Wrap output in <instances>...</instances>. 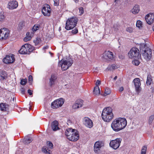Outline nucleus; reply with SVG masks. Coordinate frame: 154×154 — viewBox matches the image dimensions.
Segmentation results:
<instances>
[{"label": "nucleus", "instance_id": "nucleus-1", "mask_svg": "<svg viewBox=\"0 0 154 154\" xmlns=\"http://www.w3.org/2000/svg\"><path fill=\"white\" fill-rule=\"evenodd\" d=\"M127 124V121L125 118H119L114 120L111 127L114 131L117 132L124 128Z\"/></svg>", "mask_w": 154, "mask_h": 154}, {"label": "nucleus", "instance_id": "nucleus-2", "mask_svg": "<svg viewBox=\"0 0 154 154\" xmlns=\"http://www.w3.org/2000/svg\"><path fill=\"white\" fill-rule=\"evenodd\" d=\"M102 119L105 122H109L113 118L112 109L110 107L104 108L102 113Z\"/></svg>", "mask_w": 154, "mask_h": 154}, {"label": "nucleus", "instance_id": "nucleus-3", "mask_svg": "<svg viewBox=\"0 0 154 154\" xmlns=\"http://www.w3.org/2000/svg\"><path fill=\"white\" fill-rule=\"evenodd\" d=\"M140 51L144 58L147 61L149 60L152 57L151 49L147 47L146 45L141 46Z\"/></svg>", "mask_w": 154, "mask_h": 154}, {"label": "nucleus", "instance_id": "nucleus-4", "mask_svg": "<svg viewBox=\"0 0 154 154\" xmlns=\"http://www.w3.org/2000/svg\"><path fill=\"white\" fill-rule=\"evenodd\" d=\"M128 55L130 58L137 59L141 57L139 49L136 48H132L128 53Z\"/></svg>", "mask_w": 154, "mask_h": 154}, {"label": "nucleus", "instance_id": "nucleus-5", "mask_svg": "<svg viewBox=\"0 0 154 154\" xmlns=\"http://www.w3.org/2000/svg\"><path fill=\"white\" fill-rule=\"evenodd\" d=\"M34 48L30 44H26L23 45L19 51V53L21 54H29L33 51Z\"/></svg>", "mask_w": 154, "mask_h": 154}, {"label": "nucleus", "instance_id": "nucleus-6", "mask_svg": "<svg viewBox=\"0 0 154 154\" xmlns=\"http://www.w3.org/2000/svg\"><path fill=\"white\" fill-rule=\"evenodd\" d=\"M77 22V19L75 18L69 19L66 22L65 29L67 30L73 29L76 26Z\"/></svg>", "mask_w": 154, "mask_h": 154}, {"label": "nucleus", "instance_id": "nucleus-7", "mask_svg": "<svg viewBox=\"0 0 154 154\" xmlns=\"http://www.w3.org/2000/svg\"><path fill=\"white\" fill-rule=\"evenodd\" d=\"M72 63L73 62L72 60H62L59 62V65L61 66L63 70L64 71L68 69Z\"/></svg>", "mask_w": 154, "mask_h": 154}, {"label": "nucleus", "instance_id": "nucleus-8", "mask_svg": "<svg viewBox=\"0 0 154 154\" xmlns=\"http://www.w3.org/2000/svg\"><path fill=\"white\" fill-rule=\"evenodd\" d=\"M102 58L104 60H112L114 58L113 53L109 51H105L103 54Z\"/></svg>", "mask_w": 154, "mask_h": 154}, {"label": "nucleus", "instance_id": "nucleus-9", "mask_svg": "<svg viewBox=\"0 0 154 154\" xmlns=\"http://www.w3.org/2000/svg\"><path fill=\"white\" fill-rule=\"evenodd\" d=\"M64 102V100L62 98L54 100L51 104V107L53 109H56L61 106Z\"/></svg>", "mask_w": 154, "mask_h": 154}, {"label": "nucleus", "instance_id": "nucleus-10", "mask_svg": "<svg viewBox=\"0 0 154 154\" xmlns=\"http://www.w3.org/2000/svg\"><path fill=\"white\" fill-rule=\"evenodd\" d=\"M9 35V31L6 28H3L0 30V39H5Z\"/></svg>", "mask_w": 154, "mask_h": 154}, {"label": "nucleus", "instance_id": "nucleus-11", "mask_svg": "<svg viewBox=\"0 0 154 154\" xmlns=\"http://www.w3.org/2000/svg\"><path fill=\"white\" fill-rule=\"evenodd\" d=\"M121 140V139L120 138H117L114 140L111 141L109 145L113 149H116L119 147Z\"/></svg>", "mask_w": 154, "mask_h": 154}, {"label": "nucleus", "instance_id": "nucleus-12", "mask_svg": "<svg viewBox=\"0 0 154 154\" xmlns=\"http://www.w3.org/2000/svg\"><path fill=\"white\" fill-rule=\"evenodd\" d=\"M133 82L134 83L135 91L137 94H138L141 89V88L140 87L141 83L140 79L138 78H135L133 80Z\"/></svg>", "mask_w": 154, "mask_h": 154}, {"label": "nucleus", "instance_id": "nucleus-13", "mask_svg": "<svg viewBox=\"0 0 154 154\" xmlns=\"http://www.w3.org/2000/svg\"><path fill=\"white\" fill-rule=\"evenodd\" d=\"M51 8L50 6L47 4L44 5L42 9V12L43 15L45 16H49L50 15L51 12Z\"/></svg>", "mask_w": 154, "mask_h": 154}, {"label": "nucleus", "instance_id": "nucleus-14", "mask_svg": "<svg viewBox=\"0 0 154 154\" xmlns=\"http://www.w3.org/2000/svg\"><path fill=\"white\" fill-rule=\"evenodd\" d=\"M145 19L147 23L151 25L154 22V14L149 13L146 15Z\"/></svg>", "mask_w": 154, "mask_h": 154}, {"label": "nucleus", "instance_id": "nucleus-15", "mask_svg": "<svg viewBox=\"0 0 154 154\" xmlns=\"http://www.w3.org/2000/svg\"><path fill=\"white\" fill-rule=\"evenodd\" d=\"M79 138L78 132L77 130H75L74 133L70 137H68V140L72 141H76Z\"/></svg>", "mask_w": 154, "mask_h": 154}, {"label": "nucleus", "instance_id": "nucleus-16", "mask_svg": "<svg viewBox=\"0 0 154 154\" xmlns=\"http://www.w3.org/2000/svg\"><path fill=\"white\" fill-rule=\"evenodd\" d=\"M15 59L13 56L7 55L3 59L4 62L6 64L12 63L14 61Z\"/></svg>", "mask_w": 154, "mask_h": 154}, {"label": "nucleus", "instance_id": "nucleus-17", "mask_svg": "<svg viewBox=\"0 0 154 154\" xmlns=\"http://www.w3.org/2000/svg\"><path fill=\"white\" fill-rule=\"evenodd\" d=\"M104 145L103 143L101 142L97 141L94 144V149L96 153H97L101 148Z\"/></svg>", "mask_w": 154, "mask_h": 154}, {"label": "nucleus", "instance_id": "nucleus-18", "mask_svg": "<svg viewBox=\"0 0 154 154\" xmlns=\"http://www.w3.org/2000/svg\"><path fill=\"white\" fill-rule=\"evenodd\" d=\"M84 124L87 127L91 128L93 126V123L91 119L88 117L84 119Z\"/></svg>", "mask_w": 154, "mask_h": 154}, {"label": "nucleus", "instance_id": "nucleus-19", "mask_svg": "<svg viewBox=\"0 0 154 154\" xmlns=\"http://www.w3.org/2000/svg\"><path fill=\"white\" fill-rule=\"evenodd\" d=\"M18 6V2L16 1H11L8 4V8L10 9H13L16 8Z\"/></svg>", "mask_w": 154, "mask_h": 154}, {"label": "nucleus", "instance_id": "nucleus-20", "mask_svg": "<svg viewBox=\"0 0 154 154\" xmlns=\"http://www.w3.org/2000/svg\"><path fill=\"white\" fill-rule=\"evenodd\" d=\"M83 104V100H77L75 103L73 105L72 108L76 109L81 107Z\"/></svg>", "mask_w": 154, "mask_h": 154}, {"label": "nucleus", "instance_id": "nucleus-21", "mask_svg": "<svg viewBox=\"0 0 154 154\" xmlns=\"http://www.w3.org/2000/svg\"><path fill=\"white\" fill-rule=\"evenodd\" d=\"M57 75L56 73L52 74L50 79L49 84L50 86H52L55 84V82L57 79Z\"/></svg>", "mask_w": 154, "mask_h": 154}, {"label": "nucleus", "instance_id": "nucleus-22", "mask_svg": "<svg viewBox=\"0 0 154 154\" xmlns=\"http://www.w3.org/2000/svg\"><path fill=\"white\" fill-rule=\"evenodd\" d=\"M75 130H76L72 129V128L67 129L65 131V134L68 139V137H70L71 135L74 133Z\"/></svg>", "mask_w": 154, "mask_h": 154}, {"label": "nucleus", "instance_id": "nucleus-23", "mask_svg": "<svg viewBox=\"0 0 154 154\" xmlns=\"http://www.w3.org/2000/svg\"><path fill=\"white\" fill-rule=\"evenodd\" d=\"M51 127L53 130L54 131L59 129L58 122L56 120L53 122L51 123Z\"/></svg>", "mask_w": 154, "mask_h": 154}, {"label": "nucleus", "instance_id": "nucleus-24", "mask_svg": "<svg viewBox=\"0 0 154 154\" xmlns=\"http://www.w3.org/2000/svg\"><path fill=\"white\" fill-rule=\"evenodd\" d=\"M32 140V137L26 136L23 139V142L24 144H28L31 143Z\"/></svg>", "mask_w": 154, "mask_h": 154}, {"label": "nucleus", "instance_id": "nucleus-25", "mask_svg": "<svg viewBox=\"0 0 154 154\" xmlns=\"http://www.w3.org/2000/svg\"><path fill=\"white\" fill-rule=\"evenodd\" d=\"M9 106L6 103H1L0 104V109L2 111H5L8 109Z\"/></svg>", "mask_w": 154, "mask_h": 154}, {"label": "nucleus", "instance_id": "nucleus-26", "mask_svg": "<svg viewBox=\"0 0 154 154\" xmlns=\"http://www.w3.org/2000/svg\"><path fill=\"white\" fill-rule=\"evenodd\" d=\"M94 94L95 95H99L100 94L99 87L97 85H96L93 91Z\"/></svg>", "mask_w": 154, "mask_h": 154}, {"label": "nucleus", "instance_id": "nucleus-27", "mask_svg": "<svg viewBox=\"0 0 154 154\" xmlns=\"http://www.w3.org/2000/svg\"><path fill=\"white\" fill-rule=\"evenodd\" d=\"M132 12L134 14H136L139 11V9L138 6L137 5H135L132 10Z\"/></svg>", "mask_w": 154, "mask_h": 154}, {"label": "nucleus", "instance_id": "nucleus-28", "mask_svg": "<svg viewBox=\"0 0 154 154\" xmlns=\"http://www.w3.org/2000/svg\"><path fill=\"white\" fill-rule=\"evenodd\" d=\"M118 68V67L115 64H113L110 66H109L106 69V70L108 71L116 69Z\"/></svg>", "mask_w": 154, "mask_h": 154}, {"label": "nucleus", "instance_id": "nucleus-29", "mask_svg": "<svg viewBox=\"0 0 154 154\" xmlns=\"http://www.w3.org/2000/svg\"><path fill=\"white\" fill-rule=\"evenodd\" d=\"M152 81V80L151 77V76L150 75H148L147 77V79L146 82V85H150L151 84Z\"/></svg>", "mask_w": 154, "mask_h": 154}, {"label": "nucleus", "instance_id": "nucleus-30", "mask_svg": "<svg viewBox=\"0 0 154 154\" xmlns=\"http://www.w3.org/2000/svg\"><path fill=\"white\" fill-rule=\"evenodd\" d=\"M7 73L5 72H2L0 74V77L2 80L5 79L7 78Z\"/></svg>", "mask_w": 154, "mask_h": 154}, {"label": "nucleus", "instance_id": "nucleus-31", "mask_svg": "<svg viewBox=\"0 0 154 154\" xmlns=\"http://www.w3.org/2000/svg\"><path fill=\"white\" fill-rule=\"evenodd\" d=\"M40 26L38 24H35L33 27L32 30L33 31H36L40 28Z\"/></svg>", "mask_w": 154, "mask_h": 154}, {"label": "nucleus", "instance_id": "nucleus-32", "mask_svg": "<svg viewBox=\"0 0 154 154\" xmlns=\"http://www.w3.org/2000/svg\"><path fill=\"white\" fill-rule=\"evenodd\" d=\"M147 149V146H143L141 149V154H146Z\"/></svg>", "mask_w": 154, "mask_h": 154}, {"label": "nucleus", "instance_id": "nucleus-33", "mask_svg": "<svg viewBox=\"0 0 154 154\" xmlns=\"http://www.w3.org/2000/svg\"><path fill=\"white\" fill-rule=\"evenodd\" d=\"M111 93V91L108 88H106L105 90V94L104 96H105Z\"/></svg>", "mask_w": 154, "mask_h": 154}, {"label": "nucleus", "instance_id": "nucleus-34", "mask_svg": "<svg viewBox=\"0 0 154 154\" xmlns=\"http://www.w3.org/2000/svg\"><path fill=\"white\" fill-rule=\"evenodd\" d=\"M31 38V36H26L24 38V41L26 42L30 40Z\"/></svg>", "mask_w": 154, "mask_h": 154}, {"label": "nucleus", "instance_id": "nucleus-35", "mask_svg": "<svg viewBox=\"0 0 154 154\" xmlns=\"http://www.w3.org/2000/svg\"><path fill=\"white\" fill-rule=\"evenodd\" d=\"M142 25V22L140 20H137V22L136 23V26L137 27L140 28V27H141Z\"/></svg>", "mask_w": 154, "mask_h": 154}, {"label": "nucleus", "instance_id": "nucleus-36", "mask_svg": "<svg viewBox=\"0 0 154 154\" xmlns=\"http://www.w3.org/2000/svg\"><path fill=\"white\" fill-rule=\"evenodd\" d=\"M137 59H134V60L132 61V63L134 64L136 66H138L139 64V61L136 60Z\"/></svg>", "mask_w": 154, "mask_h": 154}, {"label": "nucleus", "instance_id": "nucleus-37", "mask_svg": "<svg viewBox=\"0 0 154 154\" xmlns=\"http://www.w3.org/2000/svg\"><path fill=\"white\" fill-rule=\"evenodd\" d=\"M5 17L2 12L0 13V21H3L5 19Z\"/></svg>", "mask_w": 154, "mask_h": 154}, {"label": "nucleus", "instance_id": "nucleus-38", "mask_svg": "<svg viewBox=\"0 0 154 154\" xmlns=\"http://www.w3.org/2000/svg\"><path fill=\"white\" fill-rule=\"evenodd\" d=\"M154 119V116L153 115H152L149 117V122L150 124L152 123Z\"/></svg>", "mask_w": 154, "mask_h": 154}, {"label": "nucleus", "instance_id": "nucleus-39", "mask_svg": "<svg viewBox=\"0 0 154 154\" xmlns=\"http://www.w3.org/2000/svg\"><path fill=\"white\" fill-rule=\"evenodd\" d=\"M126 30L127 32L129 33H131L133 32V29L132 28L130 27L127 28Z\"/></svg>", "mask_w": 154, "mask_h": 154}, {"label": "nucleus", "instance_id": "nucleus-40", "mask_svg": "<svg viewBox=\"0 0 154 154\" xmlns=\"http://www.w3.org/2000/svg\"><path fill=\"white\" fill-rule=\"evenodd\" d=\"M27 82V80L25 79H23L21 80L20 84L22 85H26Z\"/></svg>", "mask_w": 154, "mask_h": 154}, {"label": "nucleus", "instance_id": "nucleus-41", "mask_svg": "<svg viewBox=\"0 0 154 154\" xmlns=\"http://www.w3.org/2000/svg\"><path fill=\"white\" fill-rule=\"evenodd\" d=\"M42 150V151L45 153H47L48 152V149L46 147H43Z\"/></svg>", "mask_w": 154, "mask_h": 154}, {"label": "nucleus", "instance_id": "nucleus-42", "mask_svg": "<svg viewBox=\"0 0 154 154\" xmlns=\"http://www.w3.org/2000/svg\"><path fill=\"white\" fill-rule=\"evenodd\" d=\"M32 75H30L29 76L28 81L30 84H32Z\"/></svg>", "mask_w": 154, "mask_h": 154}, {"label": "nucleus", "instance_id": "nucleus-43", "mask_svg": "<svg viewBox=\"0 0 154 154\" xmlns=\"http://www.w3.org/2000/svg\"><path fill=\"white\" fill-rule=\"evenodd\" d=\"M54 6H58L59 3V0H54Z\"/></svg>", "mask_w": 154, "mask_h": 154}, {"label": "nucleus", "instance_id": "nucleus-44", "mask_svg": "<svg viewBox=\"0 0 154 154\" xmlns=\"http://www.w3.org/2000/svg\"><path fill=\"white\" fill-rule=\"evenodd\" d=\"M47 144L49 146L50 148H51L53 146V144L50 142H48Z\"/></svg>", "mask_w": 154, "mask_h": 154}, {"label": "nucleus", "instance_id": "nucleus-45", "mask_svg": "<svg viewBox=\"0 0 154 154\" xmlns=\"http://www.w3.org/2000/svg\"><path fill=\"white\" fill-rule=\"evenodd\" d=\"M72 32L73 33L76 34L78 32V30L77 28H75L74 29L72 30Z\"/></svg>", "mask_w": 154, "mask_h": 154}, {"label": "nucleus", "instance_id": "nucleus-46", "mask_svg": "<svg viewBox=\"0 0 154 154\" xmlns=\"http://www.w3.org/2000/svg\"><path fill=\"white\" fill-rule=\"evenodd\" d=\"M79 12L81 14H82L83 13L84 10L83 8L82 7H80L79 8Z\"/></svg>", "mask_w": 154, "mask_h": 154}, {"label": "nucleus", "instance_id": "nucleus-47", "mask_svg": "<svg viewBox=\"0 0 154 154\" xmlns=\"http://www.w3.org/2000/svg\"><path fill=\"white\" fill-rule=\"evenodd\" d=\"M72 122L71 120H68L67 121V124L68 125H71L72 124Z\"/></svg>", "mask_w": 154, "mask_h": 154}, {"label": "nucleus", "instance_id": "nucleus-48", "mask_svg": "<svg viewBox=\"0 0 154 154\" xmlns=\"http://www.w3.org/2000/svg\"><path fill=\"white\" fill-rule=\"evenodd\" d=\"M32 91L30 89H29L28 90V93L30 95H31L32 94Z\"/></svg>", "mask_w": 154, "mask_h": 154}, {"label": "nucleus", "instance_id": "nucleus-49", "mask_svg": "<svg viewBox=\"0 0 154 154\" xmlns=\"http://www.w3.org/2000/svg\"><path fill=\"white\" fill-rule=\"evenodd\" d=\"M20 90L21 93H22L23 94H24L25 91V89L23 88H21Z\"/></svg>", "mask_w": 154, "mask_h": 154}, {"label": "nucleus", "instance_id": "nucleus-50", "mask_svg": "<svg viewBox=\"0 0 154 154\" xmlns=\"http://www.w3.org/2000/svg\"><path fill=\"white\" fill-rule=\"evenodd\" d=\"M100 84V81L99 80H97L96 83V85L98 86V85H99Z\"/></svg>", "mask_w": 154, "mask_h": 154}, {"label": "nucleus", "instance_id": "nucleus-51", "mask_svg": "<svg viewBox=\"0 0 154 154\" xmlns=\"http://www.w3.org/2000/svg\"><path fill=\"white\" fill-rule=\"evenodd\" d=\"M24 22H20L19 25V26L20 27H22L23 26V25Z\"/></svg>", "mask_w": 154, "mask_h": 154}, {"label": "nucleus", "instance_id": "nucleus-52", "mask_svg": "<svg viewBox=\"0 0 154 154\" xmlns=\"http://www.w3.org/2000/svg\"><path fill=\"white\" fill-rule=\"evenodd\" d=\"M119 57L120 59H123L125 58V56L122 55H119Z\"/></svg>", "mask_w": 154, "mask_h": 154}, {"label": "nucleus", "instance_id": "nucleus-53", "mask_svg": "<svg viewBox=\"0 0 154 154\" xmlns=\"http://www.w3.org/2000/svg\"><path fill=\"white\" fill-rule=\"evenodd\" d=\"M38 39V38L37 39H36V40L34 41V42L35 44H37L38 43L39 41Z\"/></svg>", "mask_w": 154, "mask_h": 154}, {"label": "nucleus", "instance_id": "nucleus-54", "mask_svg": "<svg viewBox=\"0 0 154 154\" xmlns=\"http://www.w3.org/2000/svg\"><path fill=\"white\" fill-rule=\"evenodd\" d=\"M117 25H114V28H115V31H117L118 30V28L117 27Z\"/></svg>", "mask_w": 154, "mask_h": 154}, {"label": "nucleus", "instance_id": "nucleus-55", "mask_svg": "<svg viewBox=\"0 0 154 154\" xmlns=\"http://www.w3.org/2000/svg\"><path fill=\"white\" fill-rule=\"evenodd\" d=\"M123 90V88L122 87H121L120 88V91H122Z\"/></svg>", "mask_w": 154, "mask_h": 154}, {"label": "nucleus", "instance_id": "nucleus-56", "mask_svg": "<svg viewBox=\"0 0 154 154\" xmlns=\"http://www.w3.org/2000/svg\"><path fill=\"white\" fill-rule=\"evenodd\" d=\"M26 36H30V33L29 32H27L26 34Z\"/></svg>", "mask_w": 154, "mask_h": 154}, {"label": "nucleus", "instance_id": "nucleus-57", "mask_svg": "<svg viewBox=\"0 0 154 154\" xmlns=\"http://www.w3.org/2000/svg\"><path fill=\"white\" fill-rule=\"evenodd\" d=\"M117 76H115V77L114 78V80H116V79H117Z\"/></svg>", "mask_w": 154, "mask_h": 154}, {"label": "nucleus", "instance_id": "nucleus-58", "mask_svg": "<svg viewBox=\"0 0 154 154\" xmlns=\"http://www.w3.org/2000/svg\"><path fill=\"white\" fill-rule=\"evenodd\" d=\"M75 2V3H77V2H78V1L79 0H73Z\"/></svg>", "mask_w": 154, "mask_h": 154}, {"label": "nucleus", "instance_id": "nucleus-59", "mask_svg": "<svg viewBox=\"0 0 154 154\" xmlns=\"http://www.w3.org/2000/svg\"><path fill=\"white\" fill-rule=\"evenodd\" d=\"M154 26H153V27H152V29H153V31H154Z\"/></svg>", "mask_w": 154, "mask_h": 154}, {"label": "nucleus", "instance_id": "nucleus-60", "mask_svg": "<svg viewBox=\"0 0 154 154\" xmlns=\"http://www.w3.org/2000/svg\"><path fill=\"white\" fill-rule=\"evenodd\" d=\"M48 48L47 47H45L44 48V49H47Z\"/></svg>", "mask_w": 154, "mask_h": 154}, {"label": "nucleus", "instance_id": "nucleus-61", "mask_svg": "<svg viewBox=\"0 0 154 154\" xmlns=\"http://www.w3.org/2000/svg\"><path fill=\"white\" fill-rule=\"evenodd\" d=\"M14 98H13V100H14Z\"/></svg>", "mask_w": 154, "mask_h": 154}]
</instances>
